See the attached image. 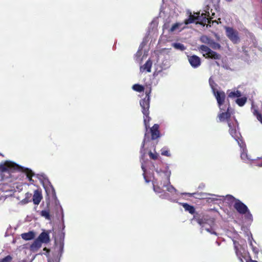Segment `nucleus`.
<instances>
[{
    "mask_svg": "<svg viewBox=\"0 0 262 262\" xmlns=\"http://www.w3.org/2000/svg\"><path fill=\"white\" fill-rule=\"evenodd\" d=\"M14 171L25 173L30 182L31 184L34 183L32 177L34 175V173L31 169L20 166L14 162L9 161H6L4 163L0 164V172L2 173H10Z\"/></svg>",
    "mask_w": 262,
    "mask_h": 262,
    "instance_id": "nucleus-1",
    "label": "nucleus"
},
{
    "mask_svg": "<svg viewBox=\"0 0 262 262\" xmlns=\"http://www.w3.org/2000/svg\"><path fill=\"white\" fill-rule=\"evenodd\" d=\"M228 125L229 127V132L231 136L233 137L238 142L239 146L243 148V150L246 147L245 144L243 142L242 139H240L237 137V133L236 132V128L238 126V122L236 120H228Z\"/></svg>",
    "mask_w": 262,
    "mask_h": 262,
    "instance_id": "nucleus-2",
    "label": "nucleus"
},
{
    "mask_svg": "<svg viewBox=\"0 0 262 262\" xmlns=\"http://www.w3.org/2000/svg\"><path fill=\"white\" fill-rule=\"evenodd\" d=\"M199 50L202 52L203 56L206 58L220 59L221 58V55L220 54L212 51L205 45H201L199 47Z\"/></svg>",
    "mask_w": 262,
    "mask_h": 262,
    "instance_id": "nucleus-3",
    "label": "nucleus"
},
{
    "mask_svg": "<svg viewBox=\"0 0 262 262\" xmlns=\"http://www.w3.org/2000/svg\"><path fill=\"white\" fill-rule=\"evenodd\" d=\"M225 30L226 36L233 43H237L239 42L240 38L237 30L229 27H226Z\"/></svg>",
    "mask_w": 262,
    "mask_h": 262,
    "instance_id": "nucleus-4",
    "label": "nucleus"
},
{
    "mask_svg": "<svg viewBox=\"0 0 262 262\" xmlns=\"http://www.w3.org/2000/svg\"><path fill=\"white\" fill-rule=\"evenodd\" d=\"M213 93L216 99L218 106L220 110L225 111V108L222 107L226 99V94L225 92L217 91L215 88H213Z\"/></svg>",
    "mask_w": 262,
    "mask_h": 262,
    "instance_id": "nucleus-5",
    "label": "nucleus"
},
{
    "mask_svg": "<svg viewBox=\"0 0 262 262\" xmlns=\"http://www.w3.org/2000/svg\"><path fill=\"white\" fill-rule=\"evenodd\" d=\"M231 197L235 200V203L233 207L234 209L241 214L243 215L248 211V207L240 200L235 199L233 196L231 195Z\"/></svg>",
    "mask_w": 262,
    "mask_h": 262,
    "instance_id": "nucleus-6",
    "label": "nucleus"
},
{
    "mask_svg": "<svg viewBox=\"0 0 262 262\" xmlns=\"http://www.w3.org/2000/svg\"><path fill=\"white\" fill-rule=\"evenodd\" d=\"M151 92V90L148 92L146 91V97L140 100V104L142 107V112H146L149 111V104H150V96L149 94Z\"/></svg>",
    "mask_w": 262,
    "mask_h": 262,
    "instance_id": "nucleus-7",
    "label": "nucleus"
},
{
    "mask_svg": "<svg viewBox=\"0 0 262 262\" xmlns=\"http://www.w3.org/2000/svg\"><path fill=\"white\" fill-rule=\"evenodd\" d=\"M188 61L190 65L194 68H196L201 65V59L196 55H192L188 57Z\"/></svg>",
    "mask_w": 262,
    "mask_h": 262,
    "instance_id": "nucleus-8",
    "label": "nucleus"
},
{
    "mask_svg": "<svg viewBox=\"0 0 262 262\" xmlns=\"http://www.w3.org/2000/svg\"><path fill=\"white\" fill-rule=\"evenodd\" d=\"M159 129V125L158 124H155L152 127L150 128L151 138L152 140H156L160 137V133Z\"/></svg>",
    "mask_w": 262,
    "mask_h": 262,
    "instance_id": "nucleus-9",
    "label": "nucleus"
},
{
    "mask_svg": "<svg viewBox=\"0 0 262 262\" xmlns=\"http://www.w3.org/2000/svg\"><path fill=\"white\" fill-rule=\"evenodd\" d=\"M230 105L229 104L225 112L220 113L218 114V118L220 122H224L225 120H230L231 117V113L229 111Z\"/></svg>",
    "mask_w": 262,
    "mask_h": 262,
    "instance_id": "nucleus-10",
    "label": "nucleus"
},
{
    "mask_svg": "<svg viewBox=\"0 0 262 262\" xmlns=\"http://www.w3.org/2000/svg\"><path fill=\"white\" fill-rule=\"evenodd\" d=\"M42 199L41 192L39 190H35L33 195V202L35 205H38Z\"/></svg>",
    "mask_w": 262,
    "mask_h": 262,
    "instance_id": "nucleus-11",
    "label": "nucleus"
},
{
    "mask_svg": "<svg viewBox=\"0 0 262 262\" xmlns=\"http://www.w3.org/2000/svg\"><path fill=\"white\" fill-rule=\"evenodd\" d=\"M233 245L235 252L237 257L241 262H244L243 258H244V256L243 255L241 251L239 249V247L240 246V245L237 242L235 241H233Z\"/></svg>",
    "mask_w": 262,
    "mask_h": 262,
    "instance_id": "nucleus-12",
    "label": "nucleus"
},
{
    "mask_svg": "<svg viewBox=\"0 0 262 262\" xmlns=\"http://www.w3.org/2000/svg\"><path fill=\"white\" fill-rule=\"evenodd\" d=\"M38 238L42 243H48L50 239L49 237V232H41L38 237Z\"/></svg>",
    "mask_w": 262,
    "mask_h": 262,
    "instance_id": "nucleus-13",
    "label": "nucleus"
},
{
    "mask_svg": "<svg viewBox=\"0 0 262 262\" xmlns=\"http://www.w3.org/2000/svg\"><path fill=\"white\" fill-rule=\"evenodd\" d=\"M152 64V62L151 60L149 59L143 66L140 67V71L143 72L146 71L147 72H150Z\"/></svg>",
    "mask_w": 262,
    "mask_h": 262,
    "instance_id": "nucleus-14",
    "label": "nucleus"
},
{
    "mask_svg": "<svg viewBox=\"0 0 262 262\" xmlns=\"http://www.w3.org/2000/svg\"><path fill=\"white\" fill-rule=\"evenodd\" d=\"M196 16H194L192 15L191 13L189 16V18L185 19L184 21V23L185 25H188L191 23H194L195 20H198L200 19L199 14L200 13H196Z\"/></svg>",
    "mask_w": 262,
    "mask_h": 262,
    "instance_id": "nucleus-15",
    "label": "nucleus"
},
{
    "mask_svg": "<svg viewBox=\"0 0 262 262\" xmlns=\"http://www.w3.org/2000/svg\"><path fill=\"white\" fill-rule=\"evenodd\" d=\"M142 113L144 115V124L145 126V127L147 130L148 128H149V121L150 120V118L149 116V111L146 112H142Z\"/></svg>",
    "mask_w": 262,
    "mask_h": 262,
    "instance_id": "nucleus-16",
    "label": "nucleus"
},
{
    "mask_svg": "<svg viewBox=\"0 0 262 262\" xmlns=\"http://www.w3.org/2000/svg\"><path fill=\"white\" fill-rule=\"evenodd\" d=\"M181 205L184 208L185 211L189 212L190 214H193L195 213V208L194 206L186 203H181Z\"/></svg>",
    "mask_w": 262,
    "mask_h": 262,
    "instance_id": "nucleus-17",
    "label": "nucleus"
},
{
    "mask_svg": "<svg viewBox=\"0 0 262 262\" xmlns=\"http://www.w3.org/2000/svg\"><path fill=\"white\" fill-rule=\"evenodd\" d=\"M21 238L26 241H29L34 238L35 234L34 232L29 231L27 233H24L21 234Z\"/></svg>",
    "mask_w": 262,
    "mask_h": 262,
    "instance_id": "nucleus-18",
    "label": "nucleus"
},
{
    "mask_svg": "<svg viewBox=\"0 0 262 262\" xmlns=\"http://www.w3.org/2000/svg\"><path fill=\"white\" fill-rule=\"evenodd\" d=\"M194 219L197 222V223L201 226H203L205 223H206L205 220L199 214H196L194 216Z\"/></svg>",
    "mask_w": 262,
    "mask_h": 262,
    "instance_id": "nucleus-19",
    "label": "nucleus"
},
{
    "mask_svg": "<svg viewBox=\"0 0 262 262\" xmlns=\"http://www.w3.org/2000/svg\"><path fill=\"white\" fill-rule=\"evenodd\" d=\"M212 40V39H211L210 37H208L206 35H202L200 37V41L202 42L207 44L208 45H210Z\"/></svg>",
    "mask_w": 262,
    "mask_h": 262,
    "instance_id": "nucleus-20",
    "label": "nucleus"
},
{
    "mask_svg": "<svg viewBox=\"0 0 262 262\" xmlns=\"http://www.w3.org/2000/svg\"><path fill=\"white\" fill-rule=\"evenodd\" d=\"M199 17L200 19L198 20L200 21V24L203 25L205 24L207 20L208 23H209L208 18L206 17V13H202L201 16L199 15Z\"/></svg>",
    "mask_w": 262,
    "mask_h": 262,
    "instance_id": "nucleus-21",
    "label": "nucleus"
},
{
    "mask_svg": "<svg viewBox=\"0 0 262 262\" xmlns=\"http://www.w3.org/2000/svg\"><path fill=\"white\" fill-rule=\"evenodd\" d=\"M228 97L230 98H238L241 96V93L240 91L238 90L233 92H231L228 94Z\"/></svg>",
    "mask_w": 262,
    "mask_h": 262,
    "instance_id": "nucleus-22",
    "label": "nucleus"
},
{
    "mask_svg": "<svg viewBox=\"0 0 262 262\" xmlns=\"http://www.w3.org/2000/svg\"><path fill=\"white\" fill-rule=\"evenodd\" d=\"M247 100V98L246 97H243L242 98L238 97L236 100V102L239 106H243L246 103Z\"/></svg>",
    "mask_w": 262,
    "mask_h": 262,
    "instance_id": "nucleus-23",
    "label": "nucleus"
},
{
    "mask_svg": "<svg viewBox=\"0 0 262 262\" xmlns=\"http://www.w3.org/2000/svg\"><path fill=\"white\" fill-rule=\"evenodd\" d=\"M172 46L176 49L179 50L180 51H184L186 49V47L184 45L181 43H173Z\"/></svg>",
    "mask_w": 262,
    "mask_h": 262,
    "instance_id": "nucleus-24",
    "label": "nucleus"
},
{
    "mask_svg": "<svg viewBox=\"0 0 262 262\" xmlns=\"http://www.w3.org/2000/svg\"><path fill=\"white\" fill-rule=\"evenodd\" d=\"M42 243L37 238L31 245L32 248L38 249L41 247Z\"/></svg>",
    "mask_w": 262,
    "mask_h": 262,
    "instance_id": "nucleus-25",
    "label": "nucleus"
},
{
    "mask_svg": "<svg viewBox=\"0 0 262 262\" xmlns=\"http://www.w3.org/2000/svg\"><path fill=\"white\" fill-rule=\"evenodd\" d=\"M253 115L256 117L257 119L262 124V115L256 108L253 110Z\"/></svg>",
    "mask_w": 262,
    "mask_h": 262,
    "instance_id": "nucleus-26",
    "label": "nucleus"
},
{
    "mask_svg": "<svg viewBox=\"0 0 262 262\" xmlns=\"http://www.w3.org/2000/svg\"><path fill=\"white\" fill-rule=\"evenodd\" d=\"M133 89L138 92H142L144 91V88L142 85L139 84H135L133 86Z\"/></svg>",
    "mask_w": 262,
    "mask_h": 262,
    "instance_id": "nucleus-27",
    "label": "nucleus"
},
{
    "mask_svg": "<svg viewBox=\"0 0 262 262\" xmlns=\"http://www.w3.org/2000/svg\"><path fill=\"white\" fill-rule=\"evenodd\" d=\"M209 46L214 50H220L221 49V46L219 43L215 42L213 40H212Z\"/></svg>",
    "mask_w": 262,
    "mask_h": 262,
    "instance_id": "nucleus-28",
    "label": "nucleus"
},
{
    "mask_svg": "<svg viewBox=\"0 0 262 262\" xmlns=\"http://www.w3.org/2000/svg\"><path fill=\"white\" fill-rule=\"evenodd\" d=\"M40 214L42 216L45 217L47 220L51 219V216L49 210H42L40 212Z\"/></svg>",
    "mask_w": 262,
    "mask_h": 262,
    "instance_id": "nucleus-29",
    "label": "nucleus"
},
{
    "mask_svg": "<svg viewBox=\"0 0 262 262\" xmlns=\"http://www.w3.org/2000/svg\"><path fill=\"white\" fill-rule=\"evenodd\" d=\"M161 155L162 156H166V157H170L171 155L170 151L167 147H164L161 150Z\"/></svg>",
    "mask_w": 262,
    "mask_h": 262,
    "instance_id": "nucleus-30",
    "label": "nucleus"
},
{
    "mask_svg": "<svg viewBox=\"0 0 262 262\" xmlns=\"http://www.w3.org/2000/svg\"><path fill=\"white\" fill-rule=\"evenodd\" d=\"M243 215H245V218L246 220L249 221H253V216L252 214L251 213L250 211H249V209H248V211L246 212V213H244Z\"/></svg>",
    "mask_w": 262,
    "mask_h": 262,
    "instance_id": "nucleus-31",
    "label": "nucleus"
},
{
    "mask_svg": "<svg viewBox=\"0 0 262 262\" xmlns=\"http://www.w3.org/2000/svg\"><path fill=\"white\" fill-rule=\"evenodd\" d=\"M13 257L12 256L8 255L5 257L0 259V262H12Z\"/></svg>",
    "mask_w": 262,
    "mask_h": 262,
    "instance_id": "nucleus-32",
    "label": "nucleus"
},
{
    "mask_svg": "<svg viewBox=\"0 0 262 262\" xmlns=\"http://www.w3.org/2000/svg\"><path fill=\"white\" fill-rule=\"evenodd\" d=\"M148 155L150 158L151 159L155 160L158 159V155L157 153L154 154L151 151H149Z\"/></svg>",
    "mask_w": 262,
    "mask_h": 262,
    "instance_id": "nucleus-33",
    "label": "nucleus"
},
{
    "mask_svg": "<svg viewBox=\"0 0 262 262\" xmlns=\"http://www.w3.org/2000/svg\"><path fill=\"white\" fill-rule=\"evenodd\" d=\"M180 26V24H179V23H176V24H174L170 28V32H173L174 31H175L176 29H178V28L179 27V26Z\"/></svg>",
    "mask_w": 262,
    "mask_h": 262,
    "instance_id": "nucleus-34",
    "label": "nucleus"
},
{
    "mask_svg": "<svg viewBox=\"0 0 262 262\" xmlns=\"http://www.w3.org/2000/svg\"><path fill=\"white\" fill-rule=\"evenodd\" d=\"M154 191L157 193H161L162 191V189L159 186H156L154 184L153 185Z\"/></svg>",
    "mask_w": 262,
    "mask_h": 262,
    "instance_id": "nucleus-35",
    "label": "nucleus"
},
{
    "mask_svg": "<svg viewBox=\"0 0 262 262\" xmlns=\"http://www.w3.org/2000/svg\"><path fill=\"white\" fill-rule=\"evenodd\" d=\"M167 190L169 192H172L173 191H176V189L172 186V185H168L167 187Z\"/></svg>",
    "mask_w": 262,
    "mask_h": 262,
    "instance_id": "nucleus-36",
    "label": "nucleus"
},
{
    "mask_svg": "<svg viewBox=\"0 0 262 262\" xmlns=\"http://www.w3.org/2000/svg\"><path fill=\"white\" fill-rule=\"evenodd\" d=\"M63 237H64V234L63 235L62 239H61L59 242L60 249L61 250V251L63 250V246H64Z\"/></svg>",
    "mask_w": 262,
    "mask_h": 262,
    "instance_id": "nucleus-37",
    "label": "nucleus"
},
{
    "mask_svg": "<svg viewBox=\"0 0 262 262\" xmlns=\"http://www.w3.org/2000/svg\"><path fill=\"white\" fill-rule=\"evenodd\" d=\"M209 84L212 89V90L213 91V88H215L214 85H216L215 82L211 80V78L209 79Z\"/></svg>",
    "mask_w": 262,
    "mask_h": 262,
    "instance_id": "nucleus-38",
    "label": "nucleus"
},
{
    "mask_svg": "<svg viewBox=\"0 0 262 262\" xmlns=\"http://www.w3.org/2000/svg\"><path fill=\"white\" fill-rule=\"evenodd\" d=\"M47 262H57L56 259H54L53 258H49Z\"/></svg>",
    "mask_w": 262,
    "mask_h": 262,
    "instance_id": "nucleus-39",
    "label": "nucleus"
},
{
    "mask_svg": "<svg viewBox=\"0 0 262 262\" xmlns=\"http://www.w3.org/2000/svg\"><path fill=\"white\" fill-rule=\"evenodd\" d=\"M247 262H257V261L253 260L251 258H250L249 260H247Z\"/></svg>",
    "mask_w": 262,
    "mask_h": 262,
    "instance_id": "nucleus-40",
    "label": "nucleus"
},
{
    "mask_svg": "<svg viewBox=\"0 0 262 262\" xmlns=\"http://www.w3.org/2000/svg\"><path fill=\"white\" fill-rule=\"evenodd\" d=\"M253 251H254L255 253H257V251L256 250V248H254V247H253Z\"/></svg>",
    "mask_w": 262,
    "mask_h": 262,
    "instance_id": "nucleus-41",
    "label": "nucleus"
},
{
    "mask_svg": "<svg viewBox=\"0 0 262 262\" xmlns=\"http://www.w3.org/2000/svg\"><path fill=\"white\" fill-rule=\"evenodd\" d=\"M258 166L260 167H262V161L258 164Z\"/></svg>",
    "mask_w": 262,
    "mask_h": 262,
    "instance_id": "nucleus-42",
    "label": "nucleus"
},
{
    "mask_svg": "<svg viewBox=\"0 0 262 262\" xmlns=\"http://www.w3.org/2000/svg\"><path fill=\"white\" fill-rule=\"evenodd\" d=\"M225 1L228 2H230L232 1L233 0H225Z\"/></svg>",
    "mask_w": 262,
    "mask_h": 262,
    "instance_id": "nucleus-43",
    "label": "nucleus"
},
{
    "mask_svg": "<svg viewBox=\"0 0 262 262\" xmlns=\"http://www.w3.org/2000/svg\"><path fill=\"white\" fill-rule=\"evenodd\" d=\"M144 146V141H143V144H142V147H143Z\"/></svg>",
    "mask_w": 262,
    "mask_h": 262,
    "instance_id": "nucleus-44",
    "label": "nucleus"
},
{
    "mask_svg": "<svg viewBox=\"0 0 262 262\" xmlns=\"http://www.w3.org/2000/svg\"><path fill=\"white\" fill-rule=\"evenodd\" d=\"M243 155H244V154H243V153L241 154V157H242V158H243Z\"/></svg>",
    "mask_w": 262,
    "mask_h": 262,
    "instance_id": "nucleus-45",
    "label": "nucleus"
},
{
    "mask_svg": "<svg viewBox=\"0 0 262 262\" xmlns=\"http://www.w3.org/2000/svg\"><path fill=\"white\" fill-rule=\"evenodd\" d=\"M144 178L146 180V182H148V181L146 179L145 177L144 176Z\"/></svg>",
    "mask_w": 262,
    "mask_h": 262,
    "instance_id": "nucleus-46",
    "label": "nucleus"
},
{
    "mask_svg": "<svg viewBox=\"0 0 262 262\" xmlns=\"http://www.w3.org/2000/svg\"><path fill=\"white\" fill-rule=\"evenodd\" d=\"M27 195H31V194L27 193Z\"/></svg>",
    "mask_w": 262,
    "mask_h": 262,
    "instance_id": "nucleus-47",
    "label": "nucleus"
},
{
    "mask_svg": "<svg viewBox=\"0 0 262 262\" xmlns=\"http://www.w3.org/2000/svg\"><path fill=\"white\" fill-rule=\"evenodd\" d=\"M54 193H55V190H53Z\"/></svg>",
    "mask_w": 262,
    "mask_h": 262,
    "instance_id": "nucleus-48",
    "label": "nucleus"
}]
</instances>
